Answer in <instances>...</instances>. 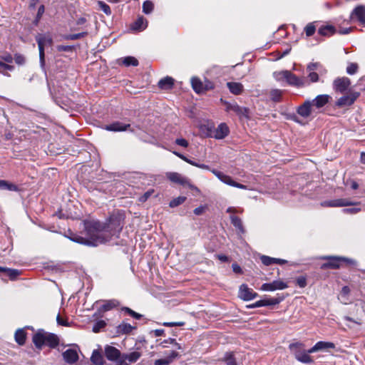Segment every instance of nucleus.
<instances>
[{
  "instance_id": "f257e3e1",
  "label": "nucleus",
  "mask_w": 365,
  "mask_h": 365,
  "mask_svg": "<svg viewBox=\"0 0 365 365\" xmlns=\"http://www.w3.org/2000/svg\"><path fill=\"white\" fill-rule=\"evenodd\" d=\"M86 237L76 236L71 238L73 242L96 247L111 240L113 236H118L123 228L120 216L112 215L106 222L91 221L85 225Z\"/></svg>"
},
{
  "instance_id": "f03ea898",
  "label": "nucleus",
  "mask_w": 365,
  "mask_h": 365,
  "mask_svg": "<svg viewBox=\"0 0 365 365\" xmlns=\"http://www.w3.org/2000/svg\"><path fill=\"white\" fill-rule=\"evenodd\" d=\"M32 341L38 349H41L44 345L54 348L58 344V339L56 335L43 330H39L34 334Z\"/></svg>"
},
{
  "instance_id": "7ed1b4c3",
  "label": "nucleus",
  "mask_w": 365,
  "mask_h": 365,
  "mask_svg": "<svg viewBox=\"0 0 365 365\" xmlns=\"http://www.w3.org/2000/svg\"><path fill=\"white\" fill-rule=\"evenodd\" d=\"M166 176L173 182L178 183L184 186H187L190 189L196 192L197 193L200 192V189L195 185H192L187 178L182 176L178 173H167Z\"/></svg>"
},
{
  "instance_id": "20e7f679",
  "label": "nucleus",
  "mask_w": 365,
  "mask_h": 365,
  "mask_svg": "<svg viewBox=\"0 0 365 365\" xmlns=\"http://www.w3.org/2000/svg\"><path fill=\"white\" fill-rule=\"evenodd\" d=\"M322 259L328 260L327 262L321 265L322 269L339 268L341 262H347L349 264L354 263V260L345 257L324 256L322 257Z\"/></svg>"
},
{
  "instance_id": "39448f33",
  "label": "nucleus",
  "mask_w": 365,
  "mask_h": 365,
  "mask_svg": "<svg viewBox=\"0 0 365 365\" xmlns=\"http://www.w3.org/2000/svg\"><path fill=\"white\" fill-rule=\"evenodd\" d=\"M212 173L221 182H222L223 183H225L226 185H230V186H232V187H237V188H240V189H243V190H247L248 189L246 185L235 182V180H233V179L230 176H229L227 175H225V174H224L223 173H222L220 171H218L217 170H212Z\"/></svg>"
},
{
  "instance_id": "423d86ee",
  "label": "nucleus",
  "mask_w": 365,
  "mask_h": 365,
  "mask_svg": "<svg viewBox=\"0 0 365 365\" xmlns=\"http://www.w3.org/2000/svg\"><path fill=\"white\" fill-rule=\"evenodd\" d=\"M36 40L38 43V50H39V58L40 63L43 66L44 65V47L47 45L52 44V38L48 36L45 35H38L36 38Z\"/></svg>"
},
{
  "instance_id": "0eeeda50",
  "label": "nucleus",
  "mask_w": 365,
  "mask_h": 365,
  "mask_svg": "<svg viewBox=\"0 0 365 365\" xmlns=\"http://www.w3.org/2000/svg\"><path fill=\"white\" fill-rule=\"evenodd\" d=\"M288 282L282 279L274 280L269 283H264L261 287V290L264 292H274L276 290H283L288 287Z\"/></svg>"
},
{
  "instance_id": "6e6552de",
  "label": "nucleus",
  "mask_w": 365,
  "mask_h": 365,
  "mask_svg": "<svg viewBox=\"0 0 365 365\" xmlns=\"http://www.w3.org/2000/svg\"><path fill=\"white\" fill-rule=\"evenodd\" d=\"M223 103L225 106V110L227 112H232L240 118L248 117V109L247 108L241 107L236 103H229L227 101H224Z\"/></svg>"
},
{
  "instance_id": "1a4fd4ad",
  "label": "nucleus",
  "mask_w": 365,
  "mask_h": 365,
  "mask_svg": "<svg viewBox=\"0 0 365 365\" xmlns=\"http://www.w3.org/2000/svg\"><path fill=\"white\" fill-rule=\"evenodd\" d=\"M141 356L139 351H133L129 354H123L121 358L117 361L115 365H129L136 362Z\"/></svg>"
},
{
  "instance_id": "9d476101",
  "label": "nucleus",
  "mask_w": 365,
  "mask_h": 365,
  "mask_svg": "<svg viewBox=\"0 0 365 365\" xmlns=\"http://www.w3.org/2000/svg\"><path fill=\"white\" fill-rule=\"evenodd\" d=\"M257 293L252 289L248 287L245 284L240 285L239 288L238 297L244 301H250L257 297Z\"/></svg>"
},
{
  "instance_id": "9b49d317",
  "label": "nucleus",
  "mask_w": 365,
  "mask_h": 365,
  "mask_svg": "<svg viewBox=\"0 0 365 365\" xmlns=\"http://www.w3.org/2000/svg\"><path fill=\"white\" fill-rule=\"evenodd\" d=\"M359 96V93L358 92L349 93L348 95H345L339 98L336 102V106L341 108L349 106L354 103Z\"/></svg>"
},
{
  "instance_id": "f8f14e48",
  "label": "nucleus",
  "mask_w": 365,
  "mask_h": 365,
  "mask_svg": "<svg viewBox=\"0 0 365 365\" xmlns=\"http://www.w3.org/2000/svg\"><path fill=\"white\" fill-rule=\"evenodd\" d=\"M350 19L352 21H358L360 24H365V6H358L351 13Z\"/></svg>"
},
{
  "instance_id": "ddd939ff",
  "label": "nucleus",
  "mask_w": 365,
  "mask_h": 365,
  "mask_svg": "<svg viewBox=\"0 0 365 365\" xmlns=\"http://www.w3.org/2000/svg\"><path fill=\"white\" fill-rule=\"evenodd\" d=\"M351 84L349 78L346 77L338 78L334 81L333 88L336 92L344 93Z\"/></svg>"
},
{
  "instance_id": "4468645a",
  "label": "nucleus",
  "mask_w": 365,
  "mask_h": 365,
  "mask_svg": "<svg viewBox=\"0 0 365 365\" xmlns=\"http://www.w3.org/2000/svg\"><path fill=\"white\" fill-rule=\"evenodd\" d=\"M286 81L289 85L297 87H304L309 85L308 81L306 80L304 78H299L289 71L287 73V77L286 78Z\"/></svg>"
},
{
  "instance_id": "2eb2a0df",
  "label": "nucleus",
  "mask_w": 365,
  "mask_h": 365,
  "mask_svg": "<svg viewBox=\"0 0 365 365\" xmlns=\"http://www.w3.org/2000/svg\"><path fill=\"white\" fill-rule=\"evenodd\" d=\"M356 205V203L352 202L347 199L342 198L327 200L322 203V205L324 207H344Z\"/></svg>"
},
{
  "instance_id": "dca6fc26",
  "label": "nucleus",
  "mask_w": 365,
  "mask_h": 365,
  "mask_svg": "<svg viewBox=\"0 0 365 365\" xmlns=\"http://www.w3.org/2000/svg\"><path fill=\"white\" fill-rule=\"evenodd\" d=\"M105 355L109 361L116 362L122 356L120 351L118 349L109 345L105 346Z\"/></svg>"
},
{
  "instance_id": "f3484780",
  "label": "nucleus",
  "mask_w": 365,
  "mask_h": 365,
  "mask_svg": "<svg viewBox=\"0 0 365 365\" xmlns=\"http://www.w3.org/2000/svg\"><path fill=\"white\" fill-rule=\"evenodd\" d=\"M312 108L311 101L307 100L303 104L298 107L297 111L300 116L303 118H308L312 112Z\"/></svg>"
},
{
  "instance_id": "a211bd4d",
  "label": "nucleus",
  "mask_w": 365,
  "mask_h": 365,
  "mask_svg": "<svg viewBox=\"0 0 365 365\" xmlns=\"http://www.w3.org/2000/svg\"><path fill=\"white\" fill-rule=\"evenodd\" d=\"M330 98L331 97L327 94L319 95L312 101H311V103L312 105V107L319 109L323 108L326 104H327Z\"/></svg>"
},
{
  "instance_id": "6ab92c4d",
  "label": "nucleus",
  "mask_w": 365,
  "mask_h": 365,
  "mask_svg": "<svg viewBox=\"0 0 365 365\" xmlns=\"http://www.w3.org/2000/svg\"><path fill=\"white\" fill-rule=\"evenodd\" d=\"M63 357L65 361L69 364H73L78 360V354L75 349H68L63 353Z\"/></svg>"
},
{
  "instance_id": "aec40b11",
  "label": "nucleus",
  "mask_w": 365,
  "mask_h": 365,
  "mask_svg": "<svg viewBox=\"0 0 365 365\" xmlns=\"http://www.w3.org/2000/svg\"><path fill=\"white\" fill-rule=\"evenodd\" d=\"M335 344L329 341H318L314 346L308 350V353H314L324 349H334Z\"/></svg>"
},
{
  "instance_id": "412c9836",
  "label": "nucleus",
  "mask_w": 365,
  "mask_h": 365,
  "mask_svg": "<svg viewBox=\"0 0 365 365\" xmlns=\"http://www.w3.org/2000/svg\"><path fill=\"white\" fill-rule=\"evenodd\" d=\"M230 130L225 123H220L214 132V137L216 139L221 140L228 135Z\"/></svg>"
},
{
  "instance_id": "4be33fe9",
  "label": "nucleus",
  "mask_w": 365,
  "mask_h": 365,
  "mask_svg": "<svg viewBox=\"0 0 365 365\" xmlns=\"http://www.w3.org/2000/svg\"><path fill=\"white\" fill-rule=\"evenodd\" d=\"M128 128H130V124L116 121L106 125L105 129L108 131L120 132L126 130Z\"/></svg>"
},
{
  "instance_id": "5701e85b",
  "label": "nucleus",
  "mask_w": 365,
  "mask_h": 365,
  "mask_svg": "<svg viewBox=\"0 0 365 365\" xmlns=\"http://www.w3.org/2000/svg\"><path fill=\"white\" fill-rule=\"evenodd\" d=\"M148 26V21L143 17H138L132 24L131 29L134 31H141L145 30Z\"/></svg>"
},
{
  "instance_id": "b1692460",
  "label": "nucleus",
  "mask_w": 365,
  "mask_h": 365,
  "mask_svg": "<svg viewBox=\"0 0 365 365\" xmlns=\"http://www.w3.org/2000/svg\"><path fill=\"white\" fill-rule=\"evenodd\" d=\"M310 353H308V351H305L304 349L299 352H296V355L294 356L295 359L304 364H311L313 362L312 357L309 355Z\"/></svg>"
},
{
  "instance_id": "393cba45",
  "label": "nucleus",
  "mask_w": 365,
  "mask_h": 365,
  "mask_svg": "<svg viewBox=\"0 0 365 365\" xmlns=\"http://www.w3.org/2000/svg\"><path fill=\"white\" fill-rule=\"evenodd\" d=\"M227 86L230 91L234 95H240L244 91L242 84L238 82H228Z\"/></svg>"
},
{
  "instance_id": "a878e982",
  "label": "nucleus",
  "mask_w": 365,
  "mask_h": 365,
  "mask_svg": "<svg viewBox=\"0 0 365 365\" xmlns=\"http://www.w3.org/2000/svg\"><path fill=\"white\" fill-rule=\"evenodd\" d=\"M260 259L262 262L266 266H269L272 264H284L287 262V261L284 259L279 258H273L266 255H262L260 257Z\"/></svg>"
},
{
  "instance_id": "bb28decb",
  "label": "nucleus",
  "mask_w": 365,
  "mask_h": 365,
  "mask_svg": "<svg viewBox=\"0 0 365 365\" xmlns=\"http://www.w3.org/2000/svg\"><path fill=\"white\" fill-rule=\"evenodd\" d=\"M284 299V297L283 295H278L277 297H269L264 298L262 299L263 306H272L276 305L282 302Z\"/></svg>"
},
{
  "instance_id": "cd10ccee",
  "label": "nucleus",
  "mask_w": 365,
  "mask_h": 365,
  "mask_svg": "<svg viewBox=\"0 0 365 365\" xmlns=\"http://www.w3.org/2000/svg\"><path fill=\"white\" fill-rule=\"evenodd\" d=\"M178 354L176 351H171V353L169 354V356L168 357H166L165 359H160L155 360L154 364L155 365H168L170 363H171L173 361V359L178 356Z\"/></svg>"
},
{
  "instance_id": "c85d7f7f",
  "label": "nucleus",
  "mask_w": 365,
  "mask_h": 365,
  "mask_svg": "<svg viewBox=\"0 0 365 365\" xmlns=\"http://www.w3.org/2000/svg\"><path fill=\"white\" fill-rule=\"evenodd\" d=\"M191 84L193 90L197 93H203L204 82L197 77H192L191 79Z\"/></svg>"
},
{
  "instance_id": "c756f323",
  "label": "nucleus",
  "mask_w": 365,
  "mask_h": 365,
  "mask_svg": "<svg viewBox=\"0 0 365 365\" xmlns=\"http://www.w3.org/2000/svg\"><path fill=\"white\" fill-rule=\"evenodd\" d=\"M0 272L8 276L11 280L15 279L20 274V272L18 269H9L3 267H0Z\"/></svg>"
},
{
  "instance_id": "7c9ffc66",
  "label": "nucleus",
  "mask_w": 365,
  "mask_h": 365,
  "mask_svg": "<svg viewBox=\"0 0 365 365\" xmlns=\"http://www.w3.org/2000/svg\"><path fill=\"white\" fill-rule=\"evenodd\" d=\"M173 84H174L173 78L171 77H169V76L162 78L158 82V86L161 89H170L173 87Z\"/></svg>"
},
{
  "instance_id": "2f4dec72",
  "label": "nucleus",
  "mask_w": 365,
  "mask_h": 365,
  "mask_svg": "<svg viewBox=\"0 0 365 365\" xmlns=\"http://www.w3.org/2000/svg\"><path fill=\"white\" fill-rule=\"evenodd\" d=\"M91 361L95 365H103L104 363L103 356L98 350L93 351Z\"/></svg>"
},
{
  "instance_id": "473e14b6",
  "label": "nucleus",
  "mask_w": 365,
  "mask_h": 365,
  "mask_svg": "<svg viewBox=\"0 0 365 365\" xmlns=\"http://www.w3.org/2000/svg\"><path fill=\"white\" fill-rule=\"evenodd\" d=\"M336 31L335 28L331 25L323 26L319 29L318 33L321 36H329L334 34Z\"/></svg>"
},
{
  "instance_id": "72a5a7b5",
  "label": "nucleus",
  "mask_w": 365,
  "mask_h": 365,
  "mask_svg": "<svg viewBox=\"0 0 365 365\" xmlns=\"http://www.w3.org/2000/svg\"><path fill=\"white\" fill-rule=\"evenodd\" d=\"M307 71L319 72L320 75L326 73L325 69L323 68L322 66L319 63H310L307 66Z\"/></svg>"
},
{
  "instance_id": "f704fd0d",
  "label": "nucleus",
  "mask_w": 365,
  "mask_h": 365,
  "mask_svg": "<svg viewBox=\"0 0 365 365\" xmlns=\"http://www.w3.org/2000/svg\"><path fill=\"white\" fill-rule=\"evenodd\" d=\"M230 220H231L232 224L233 225V226L235 228H237L239 230V232L241 234H244L245 229L242 225V222L241 219L235 215H232L230 217Z\"/></svg>"
},
{
  "instance_id": "c9c22d12",
  "label": "nucleus",
  "mask_w": 365,
  "mask_h": 365,
  "mask_svg": "<svg viewBox=\"0 0 365 365\" xmlns=\"http://www.w3.org/2000/svg\"><path fill=\"white\" fill-rule=\"evenodd\" d=\"M26 334L24 329H18L15 333V340L19 345H24L26 341Z\"/></svg>"
},
{
  "instance_id": "e433bc0d",
  "label": "nucleus",
  "mask_w": 365,
  "mask_h": 365,
  "mask_svg": "<svg viewBox=\"0 0 365 365\" xmlns=\"http://www.w3.org/2000/svg\"><path fill=\"white\" fill-rule=\"evenodd\" d=\"M304 345L301 342L292 343L289 345V349L291 352L296 355V352H299L304 350Z\"/></svg>"
},
{
  "instance_id": "4c0bfd02",
  "label": "nucleus",
  "mask_w": 365,
  "mask_h": 365,
  "mask_svg": "<svg viewBox=\"0 0 365 365\" xmlns=\"http://www.w3.org/2000/svg\"><path fill=\"white\" fill-rule=\"evenodd\" d=\"M118 304V302L117 301L110 300V301H108L106 303H104L101 307V310L102 312H107V311H109V310L112 309L113 308L117 307Z\"/></svg>"
},
{
  "instance_id": "58836bf2",
  "label": "nucleus",
  "mask_w": 365,
  "mask_h": 365,
  "mask_svg": "<svg viewBox=\"0 0 365 365\" xmlns=\"http://www.w3.org/2000/svg\"><path fill=\"white\" fill-rule=\"evenodd\" d=\"M123 63L126 66H137L138 65V61L133 56H127L123 59Z\"/></svg>"
},
{
  "instance_id": "ea45409f",
  "label": "nucleus",
  "mask_w": 365,
  "mask_h": 365,
  "mask_svg": "<svg viewBox=\"0 0 365 365\" xmlns=\"http://www.w3.org/2000/svg\"><path fill=\"white\" fill-rule=\"evenodd\" d=\"M282 91L279 89H272L270 91V98L274 102L281 101Z\"/></svg>"
},
{
  "instance_id": "a19ab883",
  "label": "nucleus",
  "mask_w": 365,
  "mask_h": 365,
  "mask_svg": "<svg viewBox=\"0 0 365 365\" xmlns=\"http://www.w3.org/2000/svg\"><path fill=\"white\" fill-rule=\"evenodd\" d=\"M133 328L130 324L122 323L118 326V330L119 333L128 334L132 331Z\"/></svg>"
},
{
  "instance_id": "79ce46f5",
  "label": "nucleus",
  "mask_w": 365,
  "mask_h": 365,
  "mask_svg": "<svg viewBox=\"0 0 365 365\" xmlns=\"http://www.w3.org/2000/svg\"><path fill=\"white\" fill-rule=\"evenodd\" d=\"M185 200H186V197H184V196H179V197L172 200L170 202V203H169V206L170 207H172V208L178 207V205L182 204Z\"/></svg>"
},
{
  "instance_id": "37998d69",
  "label": "nucleus",
  "mask_w": 365,
  "mask_h": 365,
  "mask_svg": "<svg viewBox=\"0 0 365 365\" xmlns=\"http://www.w3.org/2000/svg\"><path fill=\"white\" fill-rule=\"evenodd\" d=\"M288 71H276L273 73L274 78L277 81H282L285 80L287 77Z\"/></svg>"
},
{
  "instance_id": "c03bdc74",
  "label": "nucleus",
  "mask_w": 365,
  "mask_h": 365,
  "mask_svg": "<svg viewBox=\"0 0 365 365\" xmlns=\"http://www.w3.org/2000/svg\"><path fill=\"white\" fill-rule=\"evenodd\" d=\"M153 4L150 1H145L143 4V11L145 14H150L153 10Z\"/></svg>"
},
{
  "instance_id": "a18cd8bd",
  "label": "nucleus",
  "mask_w": 365,
  "mask_h": 365,
  "mask_svg": "<svg viewBox=\"0 0 365 365\" xmlns=\"http://www.w3.org/2000/svg\"><path fill=\"white\" fill-rule=\"evenodd\" d=\"M304 31H305L306 35L307 36H312L315 33V31H316V26H315L314 24V23L308 24L306 26V27L304 28Z\"/></svg>"
},
{
  "instance_id": "49530a36",
  "label": "nucleus",
  "mask_w": 365,
  "mask_h": 365,
  "mask_svg": "<svg viewBox=\"0 0 365 365\" xmlns=\"http://www.w3.org/2000/svg\"><path fill=\"white\" fill-rule=\"evenodd\" d=\"M98 5L99 8L106 14V15H110L111 14V10L110 6L106 4L105 2L102 1H98Z\"/></svg>"
},
{
  "instance_id": "de8ad7c7",
  "label": "nucleus",
  "mask_w": 365,
  "mask_h": 365,
  "mask_svg": "<svg viewBox=\"0 0 365 365\" xmlns=\"http://www.w3.org/2000/svg\"><path fill=\"white\" fill-rule=\"evenodd\" d=\"M307 72H308V78L309 80V82H308L309 83H316V82L319 81V72H314L313 71H307Z\"/></svg>"
},
{
  "instance_id": "09e8293b",
  "label": "nucleus",
  "mask_w": 365,
  "mask_h": 365,
  "mask_svg": "<svg viewBox=\"0 0 365 365\" xmlns=\"http://www.w3.org/2000/svg\"><path fill=\"white\" fill-rule=\"evenodd\" d=\"M106 325V324L103 320L98 321L93 327V331L98 333L101 331V330L104 328Z\"/></svg>"
},
{
  "instance_id": "8fccbe9b",
  "label": "nucleus",
  "mask_w": 365,
  "mask_h": 365,
  "mask_svg": "<svg viewBox=\"0 0 365 365\" xmlns=\"http://www.w3.org/2000/svg\"><path fill=\"white\" fill-rule=\"evenodd\" d=\"M358 65L355 63H351L346 68V72L349 75H353L356 73Z\"/></svg>"
},
{
  "instance_id": "3c124183",
  "label": "nucleus",
  "mask_w": 365,
  "mask_h": 365,
  "mask_svg": "<svg viewBox=\"0 0 365 365\" xmlns=\"http://www.w3.org/2000/svg\"><path fill=\"white\" fill-rule=\"evenodd\" d=\"M87 34L86 32H82L78 34H70L65 37L66 39L68 40H76L81 38L84 37Z\"/></svg>"
},
{
  "instance_id": "603ef678",
  "label": "nucleus",
  "mask_w": 365,
  "mask_h": 365,
  "mask_svg": "<svg viewBox=\"0 0 365 365\" xmlns=\"http://www.w3.org/2000/svg\"><path fill=\"white\" fill-rule=\"evenodd\" d=\"M73 48L74 47L72 46L59 45L57 46V50L58 51L71 52L73 51Z\"/></svg>"
},
{
  "instance_id": "864d4df0",
  "label": "nucleus",
  "mask_w": 365,
  "mask_h": 365,
  "mask_svg": "<svg viewBox=\"0 0 365 365\" xmlns=\"http://www.w3.org/2000/svg\"><path fill=\"white\" fill-rule=\"evenodd\" d=\"M296 282L297 284L301 288H304L307 286V279L304 277H299Z\"/></svg>"
},
{
  "instance_id": "5fc2aeb1",
  "label": "nucleus",
  "mask_w": 365,
  "mask_h": 365,
  "mask_svg": "<svg viewBox=\"0 0 365 365\" xmlns=\"http://www.w3.org/2000/svg\"><path fill=\"white\" fill-rule=\"evenodd\" d=\"M361 210L360 207H351V208H344L342 210L344 213L346 214H355L359 212Z\"/></svg>"
},
{
  "instance_id": "6e6d98bb",
  "label": "nucleus",
  "mask_w": 365,
  "mask_h": 365,
  "mask_svg": "<svg viewBox=\"0 0 365 365\" xmlns=\"http://www.w3.org/2000/svg\"><path fill=\"white\" fill-rule=\"evenodd\" d=\"M16 63L18 65H23L25 63V58L21 54H16L14 56Z\"/></svg>"
},
{
  "instance_id": "4d7b16f0",
  "label": "nucleus",
  "mask_w": 365,
  "mask_h": 365,
  "mask_svg": "<svg viewBox=\"0 0 365 365\" xmlns=\"http://www.w3.org/2000/svg\"><path fill=\"white\" fill-rule=\"evenodd\" d=\"M213 88H214V85L211 81H210L208 80H205L204 81L203 92L212 90Z\"/></svg>"
},
{
  "instance_id": "13d9d810",
  "label": "nucleus",
  "mask_w": 365,
  "mask_h": 365,
  "mask_svg": "<svg viewBox=\"0 0 365 365\" xmlns=\"http://www.w3.org/2000/svg\"><path fill=\"white\" fill-rule=\"evenodd\" d=\"M125 310L131 316L133 317V318L136 319H139L141 318V314H138V313H136L135 312L133 311L132 309H130V308H125Z\"/></svg>"
},
{
  "instance_id": "bf43d9fd",
  "label": "nucleus",
  "mask_w": 365,
  "mask_h": 365,
  "mask_svg": "<svg viewBox=\"0 0 365 365\" xmlns=\"http://www.w3.org/2000/svg\"><path fill=\"white\" fill-rule=\"evenodd\" d=\"M163 326L165 327H182L185 324L183 322H164Z\"/></svg>"
},
{
  "instance_id": "052dcab7",
  "label": "nucleus",
  "mask_w": 365,
  "mask_h": 365,
  "mask_svg": "<svg viewBox=\"0 0 365 365\" xmlns=\"http://www.w3.org/2000/svg\"><path fill=\"white\" fill-rule=\"evenodd\" d=\"M175 143L180 146L187 148L188 146V142L184 138H177Z\"/></svg>"
},
{
  "instance_id": "680f3d73",
  "label": "nucleus",
  "mask_w": 365,
  "mask_h": 365,
  "mask_svg": "<svg viewBox=\"0 0 365 365\" xmlns=\"http://www.w3.org/2000/svg\"><path fill=\"white\" fill-rule=\"evenodd\" d=\"M227 365H237V363L232 354H227L226 356Z\"/></svg>"
},
{
  "instance_id": "e2e57ef3",
  "label": "nucleus",
  "mask_w": 365,
  "mask_h": 365,
  "mask_svg": "<svg viewBox=\"0 0 365 365\" xmlns=\"http://www.w3.org/2000/svg\"><path fill=\"white\" fill-rule=\"evenodd\" d=\"M5 190H11V191H17L18 187L16 185H14L13 183H10L6 181V185Z\"/></svg>"
},
{
  "instance_id": "0e129e2a",
  "label": "nucleus",
  "mask_w": 365,
  "mask_h": 365,
  "mask_svg": "<svg viewBox=\"0 0 365 365\" xmlns=\"http://www.w3.org/2000/svg\"><path fill=\"white\" fill-rule=\"evenodd\" d=\"M5 190H11V191H17L18 187L16 185H14L13 183H10L6 181V185Z\"/></svg>"
},
{
  "instance_id": "69168bd1",
  "label": "nucleus",
  "mask_w": 365,
  "mask_h": 365,
  "mask_svg": "<svg viewBox=\"0 0 365 365\" xmlns=\"http://www.w3.org/2000/svg\"><path fill=\"white\" fill-rule=\"evenodd\" d=\"M261 307H264L262 299L257 301L256 302L247 306V307L250 308V309Z\"/></svg>"
},
{
  "instance_id": "338daca9",
  "label": "nucleus",
  "mask_w": 365,
  "mask_h": 365,
  "mask_svg": "<svg viewBox=\"0 0 365 365\" xmlns=\"http://www.w3.org/2000/svg\"><path fill=\"white\" fill-rule=\"evenodd\" d=\"M153 190H148L146 192L144 193V195L141 197L140 201L145 202L146 201L149 197L153 194Z\"/></svg>"
},
{
  "instance_id": "774afa93",
  "label": "nucleus",
  "mask_w": 365,
  "mask_h": 365,
  "mask_svg": "<svg viewBox=\"0 0 365 365\" xmlns=\"http://www.w3.org/2000/svg\"><path fill=\"white\" fill-rule=\"evenodd\" d=\"M232 267L235 273L241 274L242 272V268L236 263L232 264Z\"/></svg>"
}]
</instances>
